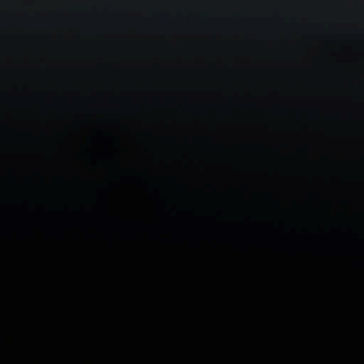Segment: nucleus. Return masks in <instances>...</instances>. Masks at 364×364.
Wrapping results in <instances>:
<instances>
[{"label":"nucleus","mask_w":364,"mask_h":364,"mask_svg":"<svg viewBox=\"0 0 364 364\" xmlns=\"http://www.w3.org/2000/svg\"><path fill=\"white\" fill-rule=\"evenodd\" d=\"M41 28L45 30H49L53 28V19L52 16L43 17L39 22Z\"/></svg>","instance_id":"1"},{"label":"nucleus","mask_w":364,"mask_h":364,"mask_svg":"<svg viewBox=\"0 0 364 364\" xmlns=\"http://www.w3.org/2000/svg\"><path fill=\"white\" fill-rule=\"evenodd\" d=\"M33 46H54V44H33Z\"/></svg>","instance_id":"2"}]
</instances>
